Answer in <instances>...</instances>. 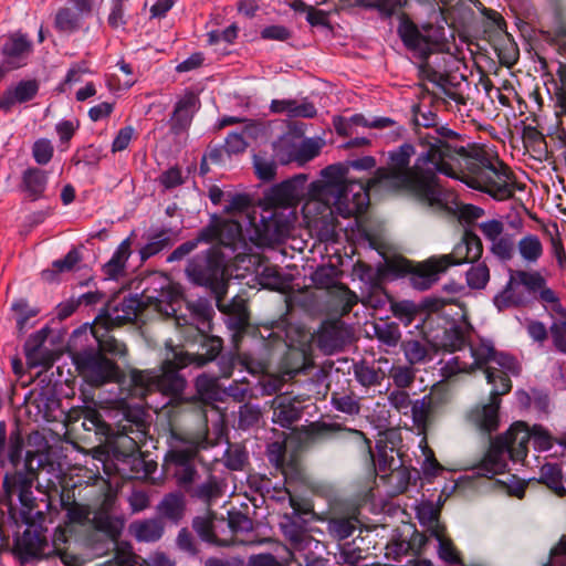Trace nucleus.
Returning a JSON list of instances; mask_svg holds the SVG:
<instances>
[{"label":"nucleus","mask_w":566,"mask_h":566,"mask_svg":"<svg viewBox=\"0 0 566 566\" xmlns=\"http://www.w3.org/2000/svg\"><path fill=\"white\" fill-rule=\"evenodd\" d=\"M195 387L200 399L213 401L219 396L218 377L208 374H200L195 380Z\"/></svg>","instance_id":"nucleus-53"},{"label":"nucleus","mask_w":566,"mask_h":566,"mask_svg":"<svg viewBox=\"0 0 566 566\" xmlns=\"http://www.w3.org/2000/svg\"><path fill=\"white\" fill-rule=\"evenodd\" d=\"M564 472L559 463H545L539 469V482L545 484L558 496L566 495V488L563 484Z\"/></svg>","instance_id":"nucleus-42"},{"label":"nucleus","mask_w":566,"mask_h":566,"mask_svg":"<svg viewBox=\"0 0 566 566\" xmlns=\"http://www.w3.org/2000/svg\"><path fill=\"white\" fill-rule=\"evenodd\" d=\"M411 196L430 207L455 216L459 222L472 224L484 214V210L471 203H462L457 196L442 187L439 179H398Z\"/></svg>","instance_id":"nucleus-9"},{"label":"nucleus","mask_w":566,"mask_h":566,"mask_svg":"<svg viewBox=\"0 0 566 566\" xmlns=\"http://www.w3.org/2000/svg\"><path fill=\"white\" fill-rule=\"evenodd\" d=\"M146 308L145 300L140 295H129L118 303H109L95 318L107 327H117L134 322Z\"/></svg>","instance_id":"nucleus-18"},{"label":"nucleus","mask_w":566,"mask_h":566,"mask_svg":"<svg viewBox=\"0 0 566 566\" xmlns=\"http://www.w3.org/2000/svg\"><path fill=\"white\" fill-rule=\"evenodd\" d=\"M164 534V525L157 518L146 520L135 525V536L142 542H156Z\"/></svg>","instance_id":"nucleus-52"},{"label":"nucleus","mask_w":566,"mask_h":566,"mask_svg":"<svg viewBox=\"0 0 566 566\" xmlns=\"http://www.w3.org/2000/svg\"><path fill=\"white\" fill-rule=\"evenodd\" d=\"M439 406L431 395H426L420 399L413 401L410 415L412 417L413 424L421 431H426L428 424L434 417L437 408Z\"/></svg>","instance_id":"nucleus-34"},{"label":"nucleus","mask_w":566,"mask_h":566,"mask_svg":"<svg viewBox=\"0 0 566 566\" xmlns=\"http://www.w3.org/2000/svg\"><path fill=\"white\" fill-rule=\"evenodd\" d=\"M483 252L481 239L472 231L465 230L462 239L457 243L450 254L438 256L442 268L448 270L451 265L473 263L478 261Z\"/></svg>","instance_id":"nucleus-19"},{"label":"nucleus","mask_w":566,"mask_h":566,"mask_svg":"<svg viewBox=\"0 0 566 566\" xmlns=\"http://www.w3.org/2000/svg\"><path fill=\"white\" fill-rule=\"evenodd\" d=\"M377 161L373 156H364L361 158L348 160L346 164H335L326 167L321 171V177H345L349 168L357 171H370L375 169Z\"/></svg>","instance_id":"nucleus-35"},{"label":"nucleus","mask_w":566,"mask_h":566,"mask_svg":"<svg viewBox=\"0 0 566 566\" xmlns=\"http://www.w3.org/2000/svg\"><path fill=\"white\" fill-rule=\"evenodd\" d=\"M111 328L103 325V323H97L95 319L92 333L97 342L96 350L101 352L104 356L125 357L128 352L127 346L109 333Z\"/></svg>","instance_id":"nucleus-28"},{"label":"nucleus","mask_w":566,"mask_h":566,"mask_svg":"<svg viewBox=\"0 0 566 566\" xmlns=\"http://www.w3.org/2000/svg\"><path fill=\"white\" fill-rule=\"evenodd\" d=\"M188 308L191 313L192 324L196 325V331L198 333V342L200 349L202 350V337L212 338L213 336L208 335L207 333L211 329V319L214 314V311L207 300H198L188 305Z\"/></svg>","instance_id":"nucleus-29"},{"label":"nucleus","mask_w":566,"mask_h":566,"mask_svg":"<svg viewBox=\"0 0 566 566\" xmlns=\"http://www.w3.org/2000/svg\"><path fill=\"white\" fill-rule=\"evenodd\" d=\"M401 349L406 360L410 365L424 364L430 358L427 344L419 339H407L401 342Z\"/></svg>","instance_id":"nucleus-49"},{"label":"nucleus","mask_w":566,"mask_h":566,"mask_svg":"<svg viewBox=\"0 0 566 566\" xmlns=\"http://www.w3.org/2000/svg\"><path fill=\"white\" fill-rule=\"evenodd\" d=\"M517 249L521 258L527 264H535L543 255V244L539 238L535 234H527L523 237L518 243Z\"/></svg>","instance_id":"nucleus-47"},{"label":"nucleus","mask_w":566,"mask_h":566,"mask_svg":"<svg viewBox=\"0 0 566 566\" xmlns=\"http://www.w3.org/2000/svg\"><path fill=\"white\" fill-rule=\"evenodd\" d=\"M506 284L493 296L499 312L539 303L552 318L549 335L555 349L566 355V307L539 271L509 268Z\"/></svg>","instance_id":"nucleus-1"},{"label":"nucleus","mask_w":566,"mask_h":566,"mask_svg":"<svg viewBox=\"0 0 566 566\" xmlns=\"http://www.w3.org/2000/svg\"><path fill=\"white\" fill-rule=\"evenodd\" d=\"M415 155L416 148L412 144L400 145L388 153L386 168H378L375 177H460L451 165V147L439 139L420 153L411 165Z\"/></svg>","instance_id":"nucleus-4"},{"label":"nucleus","mask_w":566,"mask_h":566,"mask_svg":"<svg viewBox=\"0 0 566 566\" xmlns=\"http://www.w3.org/2000/svg\"><path fill=\"white\" fill-rule=\"evenodd\" d=\"M459 165L471 175L481 177H509V167L493 151L484 147L472 146L457 149Z\"/></svg>","instance_id":"nucleus-15"},{"label":"nucleus","mask_w":566,"mask_h":566,"mask_svg":"<svg viewBox=\"0 0 566 566\" xmlns=\"http://www.w3.org/2000/svg\"><path fill=\"white\" fill-rule=\"evenodd\" d=\"M488 382L493 386L490 392V401L473 407L468 412L467 419L480 432L490 436L499 429L501 396L511 391L512 382L501 370L494 371L492 369L488 370Z\"/></svg>","instance_id":"nucleus-12"},{"label":"nucleus","mask_w":566,"mask_h":566,"mask_svg":"<svg viewBox=\"0 0 566 566\" xmlns=\"http://www.w3.org/2000/svg\"><path fill=\"white\" fill-rule=\"evenodd\" d=\"M24 448V439L19 429L9 434L8 460L14 468V471H25L24 459L22 460V451Z\"/></svg>","instance_id":"nucleus-51"},{"label":"nucleus","mask_w":566,"mask_h":566,"mask_svg":"<svg viewBox=\"0 0 566 566\" xmlns=\"http://www.w3.org/2000/svg\"><path fill=\"white\" fill-rule=\"evenodd\" d=\"M388 268L396 274L409 275L410 285L419 291L430 289L438 282L440 274L447 271L442 268V263L438 256H431L419 263L401 259L389 262Z\"/></svg>","instance_id":"nucleus-16"},{"label":"nucleus","mask_w":566,"mask_h":566,"mask_svg":"<svg viewBox=\"0 0 566 566\" xmlns=\"http://www.w3.org/2000/svg\"><path fill=\"white\" fill-rule=\"evenodd\" d=\"M437 553L439 558L449 566H464L460 551L449 537L440 541Z\"/></svg>","instance_id":"nucleus-62"},{"label":"nucleus","mask_w":566,"mask_h":566,"mask_svg":"<svg viewBox=\"0 0 566 566\" xmlns=\"http://www.w3.org/2000/svg\"><path fill=\"white\" fill-rule=\"evenodd\" d=\"M345 344V331L335 323L324 325L317 334V346L324 354L340 352Z\"/></svg>","instance_id":"nucleus-32"},{"label":"nucleus","mask_w":566,"mask_h":566,"mask_svg":"<svg viewBox=\"0 0 566 566\" xmlns=\"http://www.w3.org/2000/svg\"><path fill=\"white\" fill-rule=\"evenodd\" d=\"M270 111L274 114H285L289 117L296 118H313L317 114L315 105L303 99H273L270 104Z\"/></svg>","instance_id":"nucleus-27"},{"label":"nucleus","mask_w":566,"mask_h":566,"mask_svg":"<svg viewBox=\"0 0 566 566\" xmlns=\"http://www.w3.org/2000/svg\"><path fill=\"white\" fill-rule=\"evenodd\" d=\"M375 334L377 339L388 347L397 346L401 339L399 325L394 322L376 325Z\"/></svg>","instance_id":"nucleus-59"},{"label":"nucleus","mask_w":566,"mask_h":566,"mask_svg":"<svg viewBox=\"0 0 566 566\" xmlns=\"http://www.w3.org/2000/svg\"><path fill=\"white\" fill-rule=\"evenodd\" d=\"M531 439L535 448L542 451L553 447L552 437L544 427L535 424L528 429L526 423L515 422L505 433L491 440L486 453L474 467L476 475L491 479L506 471L507 459L513 462L523 461Z\"/></svg>","instance_id":"nucleus-2"},{"label":"nucleus","mask_w":566,"mask_h":566,"mask_svg":"<svg viewBox=\"0 0 566 566\" xmlns=\"http://www.w3.org/2000/svg\"><path fill=\"white\" fill-rule=\"evenodd\" d=\"M189 493L192 497H196L205 503H210L212 500L221 495V489L217 479L210 475L206 482L201 483L195 489L191 488Z\"/></svg>","instance_id":"nucleus-57"},{"label":"nucleus","mask_w":566,"mask_h":566,"mask_svg":"<svg viewBox=\"0 0 566 566\" xmlns=\"http://www.w3.org/2000/svg\"><path fill=\"white\" fill-rule=\"evenodd\" d=\"M223 340L220 337H202V352L188 353L172 350V358H167L159 373H156V389L165 395L178 396L185 387L186 380L179 374V370L195 365L202 367L207 363L214 360L221 353Z\"/></svg>","instance_id":"nucleus-8"},{"label":"nucleus","mask_w":566,"mask_h":566,"mask_svg":"<svg viewBox=\"0 0 566 566\" xmlns=\"http://www.w3.org/2000/svg\"><path fill=\"white\" fill-rule=\"evenodd\" d=\"M34 458L35 453L33 451H27L24 457L25 471H14L4 474L2 494L0 495V504L6 506L11 516L14 517L12 497L18 493L21 504L20 516L22 522L28 525H32L35 517L42 515L40 511L35 510L38 503L32 492L33 483L38 478L36 470L33 468Z\"/></svg>","instance_id":"nucleus-10"},{"label":"nucleus","mask_w":566,"mask_h":566,"mask_svg":"<svg viewBox=\"0 0 566 566\" xmlns=\"http://www.w3.org/2000/svg\"><path fill=\"white\" fill-rule=\"evenodd\" d=\"M353 374L356 381L366 389L380 386L386 377L380 367H375L365 360L353 365Z\"/></svg>","instance_id":"nucleus-38"},{"label":"nucleus","mask_w":566,"mask_h":566,"mask_svg":"<svg viewBox=\"0 0 566 566\" xmlns=\"http://www.w3.org/2000/svg\"><path fill=\"white\" fill-rule=\"evenodd\" d=\"M342 271L334 264L318 266L312 274L311 279L315 287L322 290H332L334 285L339 283Z\"/></svg>","instance_id":"nucleus-46"},{"label":"nucleus","mask_w":566,"mask_h":566,"mask_svg":"<svg viewBox=\"0 0 566 566\" xmlns=\"http://www.w3.org/2000/svg\"><path fill=\"white\" fill-rule=\"evenodd\" d=\"M82 427L86 431H94L97 434L108 436L109 427L103 420L101 413L93 408H86L82 411Z\"/></svg>","instance_id":"nucleus-55"},{"label":"nucleus","mask_w":566,"mask_h":566,"mask_svg":"<svg viewBox=\"0 0 566 566\" xmlns=\"http://www.w3.org/2000/svg\"><path fill=\"white\" fill-rule=\"evenodd\" d=\"M384 181H394L397 191L407 195L398 179H316L311 184L313 198L334 206L343 217L364 213L369 206V189Z\"/></svg>","instance_id":"nucleus-5"},{"label":"nucleus","mask_w":566,"mask_h":566,"mask_svg":"<svg viewBox=\"0 0 566 566\" xmlns=\"http://www.w3.org/2000/svg\"><path fill=\"white\" fill-rule=\"evenodd\" d=\"M349 123L354 125H359L368 128H376V129H382L388 127H394V132L396 133V136H400L402 132V127L398 126L395 120H392L389 117H377L373 120H368L364 115L361 114H355L349 118Z\"/></svg>","instance_id":"nucleus-58"},{"label":"nucleus","mask_w":566,"mask_h":566,"mask_svg":"<svg viewBox=\"0 0 566 566\" xmlns=\"http://www.w3.org/2000/svg\"><path fill=\"white\" fill-rule=\"evenodd\" d=\"M93 528L102 533L106 538L116 542L122 534L124 523L106 512H97L92 518Z\"/></svg>","instance_id":"nucleus-41"},{"label":"nucleus","mask_w":566,"mask_h":566,"mask_svg":"<svg viewBox=\"0 0 566 566\" xmlns=\"http://www.w3.org/2000/svg\"><path fill=\"white\" fill-rule=\"evenodd\" d=\"M205 228L212 229L209 243L217 241L223 247L234 248L237 242L242 239V227L239 221L222 218L218 214L210 217L209 223Z\"/></svg>","instance_id":"nucleus-25"},{"label":"nucleus","mask_w":566,"mask_h":566,"mask_svg":"<svg viewBox=\"0 0 566 566\" xmlns=\"http://www.w3.org/2000/svg\"><path fill=\"white\" fill-rule=\"evenodd\" d=\"M212 229L202 228L196 235V238L188 240L180 245H178L168 256L167 262H178L188 256L192 251H195L199 243H208L211 237Z\"/></svg>","instance_id":"nucleus-44"},{"label":"nucleus","mask_w":566,"mask_h":566,"mask_svg":"<svg viewBox=\"0 0 566 566\" xmlns=\"http://www.w3.org/2000/svg\"><path fill=\"white\" fill-rule=\"evenodd\" d=\"M160 515L172 523H178L186 511V500L180 492L168 493L158 505Z\"/></svg>","instance_id":"nucleus-40"},{"label":"nucleus","mask_w":566,"mask_h":566,"mask_svg":"<svg viewBox=\"0 0 566 566\" xmlns=\"http://www.w3.org/2000/svg\"><path fill=\"white\" fill-rule=\"evenodd\" d=\"M328 296L342 316L350 313L353 307L358 303L357 294L340 282L328 291Z\"/></svg>","instance_id":"nucleus-43"},{"label":"nucleus","mask_w":566,"mask_h":566,"mask_svg":"<svg viewBox=\"0 0 566 566\" xmlns=\"http://www.w3.org/2000/svg\"><path fill=\"white\" fill-rule=\"evenodd\" d=\"M147 434L148 424L145 411L142 409L128 410L109 441L111 452L124 478L145 479L156 470V462L145 460L140 452L142 446L147 440Z\"/></svg>","instance_id":"nucleus-3"},{"label":"nucleus","mask_w":566,"mask_h":566,"mask_svg":"<svg viewBox=\"0 0 566 566\" xmlns=\"http://www.w3.org/2000/svg\"><path fill=\"white\" fill-rule=\"evenodd\" d=\"M286 448L284 443L273 442L268 448L269 461L279 469L285 479L297 478L300 475L298 464L295 461L286 462Z\"/></svg>","instance_id":"nucleus-37"},{"label":"nucleus","mask_w":566,"mask_h":566,"mask_svg":"<svg viewBox=\"0 0 566 566\" xmlns=\"http://www.w3.org/2000/svg\"><path fill=\"white\" fill-rule=\"evenodd\" d=\"M285 493L289 495L290 505L293 509L292 513L284 514L280 522V528L285 539L295 551L311 548L326 551L327 547L324 543L307 533L305 522L300 516V505L296 499L287 490Z\"/></svg>","instance_id":"nucleus-17"},{"label":"nucleus","mask_w":566,"mask_h":566,"mask_svg":"<svg viewBox=\"0 0 566 566\" xmlns=\"http://www.w3.org/2000/svg\"><path fill=\"white\" fill-rule=\"evenodd\" d=\"M295 179H283L265 195L264 201L271 208H291L297 202V196L293 181Z\"/></svg>","instance_id":"nucleus-30"},{"label":"nucleus","mask_w":566,"mask_h":566,"mask_svg":"<svg viewBox=\"0 0 566 566\" xmlns=\"http://www.w3.org/2000/svg\"><path fill=\"white\" fill-rule=\"evenodd\" d=\"M331 403L337 411L349 416H355L360 412L359 398H357L353 391H333L331 395Z\"/></svg>","instance_id":"nucleus-48"},{"label":"nucleus","mask_w":566,"mask_h":566,"mask_svg":"<svg viewBox=\"0 0 566 566\" xmlns=\"http://www.w3.org/2000/svg\"><path fill=\"white\" fill-rule=\"evenodd\" d=\"M398 34L403 44L412 51L420 60H426L432 52V49L438 44L430 34H423L418 27L405 19L400 22Z\"/></svg>","instance_id":"nucleus-22"},{"label":"nucleus","mask_w":566,"mask_h":566,"mask_svg":"<svg viewBox=\"0 0 566 566\" xmlns=\"http://www.w3.org/2000/svg\"><path fill=\"white\" fill-rule=\"evenodd\" d=\"M381 479H386L397 493H403L410 484L412 474L408 468L400 464L388 474L381 475Z\"/></svg>","instance_id":"nucleus-60"},{"label":"nucleus","mask_w":566,"mask_h":566,"mask_svg":"<svg viewBox=\"0 0 566 566\" xmlns=\"http://www.w3.org/2000/svg\"><path fill=\"white\" fill-rule=\"evenodd\" d=\"M287 138H280L274 144L275 156L281 164L297 161L304 164L316 157L325 142L322 138H306L298 146H293L292 150L284 153Z\"/></svg>","instance_id":"nucleus-21"},{"label":"nucleus","mask_w":566,"mask_h":566,"mask_svg":"<svg viewBox=\"0 0 566 566\" xmlns=\"http://www.w3.org/2000/svg\"><path fill=\"white\" fill-rule=\"evenodd\" d=\"M39 90L34 80L22 81L15 87L8 90L0 97V108L9 112L15 103H24L32 99Z\"/></svg>","instance_id":"nucleus-33"},{"label":"nucleus","mask_w":566,"mask_h":566,"mask_svg":"<svg viewBox=\"0 0 566 566\" xmlns=\"http://www.w3.org/2000/svg\"><path fill=\"white\" fill-rule=\"evenodd\" d=\"M32 51V43L25 34L15 32L7 38L6 43L2 48L3 55L8 59V62L18 66L15 62Z\"/></svg>","instance_id":"nucleus-36"},{"label":"nucleus","mask_w":566,"mask_h":566,"mask_svg":"<svg viewBox=\"0 0 566 566\" xmlns=\"http://www.w3.org/2000/svg\"><path fill=\"white\" fill-rule=\"evenodd\" d=\"M469 188L488 193L497 201L512 198L515 190H524L525 185L516 179H460Z\"/></svg>","instance_id":"nucleus-23"},{"label":"nucleus","mask_w":566,"mask_h":566,"mask_svg":"<svg viewBox=\"0 0 566 566\" xmlns=\"http://www.w3.org/2000/svg\"><path fill=\"white\" fill-rule=\"evenodd\" d=\"M223 259V254L218 248H209L191 258L185 272L196 285L209 287L216 296L218 308L226 313L228 306L222 305V298L227 294L228 284L224 281Z\"/></svg>","instance_id":"nucleus-11"},{"label":"nucleus","mask_w":566,"mask_h":566,"mask_svg":"<svg viewBox=\"0 0 566 566\" xmlns=\"http://www.w3.org/2000/svg\"><path fill=\"white\" fill-rule=\"evenodd\" d=\"M174 240L171 238L170 229H160L148 237L147 243L139 249V256L142 263L148 259L159 254L165 249L171 247Z\"/></svg>","instance_id":"nucleus-39"},{"label":"nucleus","mask_w":566,"mask_h":566,"mask_svg":"<svg viewBox=\"0 0 566 566\" xmlns=\"http://www.w3.org/2000/svg\"><path fill=\"white\" fill-rule=\"evenodd\" d=\"M61 506L66 512L69 524L84 525L90 521L91 507L73 500L70 495L61 496Z\"/></svg>","instance_id":"nucleus-45"},{"label":"nucleus","mask_w":566,"mask_h":566,"mask_svg":"<svg viewBox=\"0 0 566 566\" xmlns=\"http://www.w3.org/2000/svg\"><path fill=\"white\" fill-rule=\"evenodd\" d=\"M199 444L188 443L170 448L165 455V469L176 480L179 488L190 492L195 483Z\"/></svg>","instance_id":"nucleus-14"},{"label":"nucleus","mask_w":566,"mask_h":566,"mask_svg":"<svg viewBox=\"0 0 566 566\" xmlns=\"http://www.w3.org/2000/svg\"><path fill=\"white\" fill-rule=\"evenodd\" d=\"M192 527L201 539L213 543L219 546H229L231 542L219 539L213 531V523L207 517H197L193 520Z\"/></svg>","instance_id":"nucleus-56"},{"label":"nucleus","mask_w":566,"mask_h":566,"mask_svg":"<svg viewBox=\"0 0 566 566\" xmlns=\"http://www.w3.org/2000/svg\"><path fill=\"white\" fill-rule=\"evenodd\" d=\"M490 281V270L485 263L473 265L467 272V283L473 290H482Z\"/></svg>","instance_id":"nucleus-64"},{"label":"nucleus","mask_w":566,"mask_h":566,"mask_svg":"<svg viewBox=\"0 0 566 566\" xmlns=\"http://www.w3.org/2000/svg\"><path fill=\"white\" fill-rule=\"evenodd\" d=\"M132 254L130 237L123 240L108 262L103 265V273L109 280H118L126 274V263Z\"/></svg>","instance_id":"nucleus-31"},{"label":"nucleus","mask_w":566,"mask_h":566,"mask_svg":"<svg viewBox=\"0 0 566 566\" xmlns=\"http://www.w3.org/2000/svg\"><path fill=\"white\" fill-rule=\"evenodd\" d=\"M146 307L154 310L164 316H175L181 302V293L170 284L160 285L159 289H145L142 293Z\"/></svg>","instance_id":"nucleus-20"},{"label":"nucleus","mask_w":566,"mask_h":566,"mask_svg":"<svg viewBox=\"0 0 566 566\" xmlns=\"http://www.w3.org/2000/svg\"><path fill=\"white\" fill-rule=\"evenodd\" d=\"M354 517H334L327 523L328 534L336 541H343L354 534L357 528Z\"/></svg>","instance_id":"nucleus-50"},{"label":"nucleus","mask_w":566,"mask_h":566,"mask_svg":"<svg viewBox=\"0 0 566 566\" xmlns=\"http://www.w3.org/2000/svg\"><path fill=\"white\" fill-rule=\"evenodd\" d=\"M54 24L60 32H74L80 27V14L70 8H61L56 12Z\"/></svg>","instance_id":"nucleus-61"},{"label":"nucleus","mask_w":566,"mask_h":566,"mask_svg":"<svg viewBox=\"0 0 566 566\" xmlns=\"http://www.w3.org/2000/svg\"><path fill=\"white\" fill-rule=\"evenodd\" d=\"M300 403L287 395H279L273 400V422L282 428H290L302 417Z\"/></svg>","instance_id":"nucleus-26"},{"label":"nucleus","mask_w":566,"mask_h":566,"mask_svg":"<svg viewBox=\"0 0 566 566\" xmlns=\"http://www.w3.org/2000/svg\"><path fill=\"white\" fill-rule=\"evenodd\" d=\"M72 360L78 376L90 386L101 387L118 381L122 377L119 366L95 348H84L72 354Z\"/></svg>","instance_id":"nucleus-13"},{"label":"nucleus","mask_w":566,"mask_h":566,"mask_svg":"<svg viewBox=\"0 0 566 566\" xmlns=\"http://www.w3.org/2000/svg\"><path fill=\"white\" fill-rule=\"evenodd\" d=\"M305 441L316 444L329 440L342 443L355 442L360 452L373 461L376 472L381 476L395 470V449L388 450L387 443L382 440L376 441V454L373 452L371 441L358 429L346 427L336 421H313L303 429Z\"/></svg>","instance_id":"nucleus-6"},{"label":"nucleus","mask_w":566,"mask_h":566,"mask_svg":"<svg viewBox=\"0 0 566 566\" xmlns=\"http://www.w3.org/2000/svg\"><path fill=\"white\" fill-rule=\"evenodd\" d=\"M199 106V97L193 92H186L177 101L169 119L170 130L174 135H179L190 127L192 117Z\"/></svg>","instance_id":"nucleus-24"},{"label":"nucleus","mask_w":566,"mask_h":566,"mask_svg":"<svg viewBox=\"0 0 566 566\" xmlns=\"http://www.w3.org/2000/svg\"><path fill=\"white\" fill-rule=\"evenodd\" d=\"M226 465L230 470H242L248 462L249 455L245 448L241 444H229L224 453Z\"/></svg>","instance_id":"nucleus-63"},{"label":"nucleus","mask_w":566,"mask_h":566,"mask_svg":"<svg viewBox=\"0 0 566 566\" xmlns=\"http://www.w3.org/2000/svg\"><path fill=\"white\" fill-rule=\"evenodd\" d=\"M469 350L473 358V365L479 368L491 365L496 354L494 346L484 340L479 344H469Z\"/></svg>","instance_id":"nucleus-54"},{"label":"nucleus","mask_w":566,"mask_h":566,"mask_svg":"<svg viewBox=\"0 0 566 566\" xmlns=\"http://www.w3.org/2000/svg\"><path fill=\"white\" fill-rule=\"evenodd\" d=\"M69 542L64 528H56L52 541L48 542L42 532L28 527L14 538L13 545H9V549H4V552H10L22 566L39 559L53 558H59L65 566H77L78 559L74 553L69 551Z\"/></svg>","instance_id":"nucleus-7"}]
</instances>
